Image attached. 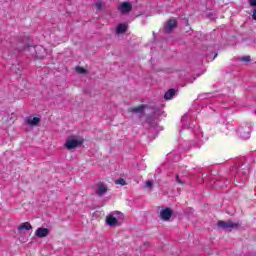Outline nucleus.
I'll return each mask as SVG.
<instances>
[{"label":"nucleus","instance_id":"obj_1","mask_svg":"<svg viewBox=\"0 0 256 256\" xmlns=\"http://www.w3.org/2000/svg\"><path fill=\"white\" fill-rule=\"evenodd\" d=\"M79 145H83V138L79 136H68L64 147L71 151V149H77Z\"/></svg>","mask_w":256,"mask_h":256},{"label":"nucleus","instance_id":"obj_2","mask_svg":"<svg viewBox=\"0 0 256 256\" xmlns=\"http://www.w3.org/2000/svg\"><path fill=\"white\" fill-rule=\"evenodd\" d=\"M121 219H123V213L114 211L106 217V223L109 227H115V225L119 224Z\"/></svg>","mask_w":256,"mask_h":256},{"label":"nucleus","instance_id":"obj_3","mask_svg":"<svg viewBox=\"0 0 256 256\" xmlns=\"http://www.w3.org/2000/svg\"><path fill=\"white\" fill-rule=\"evenodd\" d=\"M217 226L220 229H224V231H233V229H239V227H241V224L239 222L233 221H219Z\"/></svg>","mask_w":256,"mask_h":256},{"label":"nucleus","instance_id":"obj_4","mask_svg":"<svg viewBox=\"0 0 256 256\" xmlns=\"http://www.w3.org/2000/svg\"><path fill=\"white\" fill-rule=\"evenodd\" d=\"M238 135L242 139H249L251 137V124L244 123L238 128Z\"/></svg>","mask_w":256,"mask_h":256},{"label":"nucleus","instance_id":"obj_5","mask_svg":"<svg viewBox=\"0 0 256 256\" xmlns=\"http://www.w3.org/2000/svg\"><path fill=\"white\" fill-rule=\"evenodd\" d=\"M29 51H34L35 54H33V56L36 57V59H43V57L47 55V50L41 45L29 47Z\"/></svg>","mask_w":256,"mask_h":256},{"label":"nucleus","instance_id":"obj_6","mask_svg":"<svg viewBox=\"0 0 256 256\" xmlns=\"http://www.w3.org/2000/svg\"><path fill=\"white\" fill-rule=\"evenodd\" d=\"M187 166H182L179 168V173L176 174V182L179 183V185H185V182L181 180L180 177H188V175H191L187 170Z\"/></svg>","mask_w":256,"mask_h":256},{"label":"nucleus","instance_id":"obj_7","mask_svg":"<svg viewBox=\"0 0 256 256\" xmlns=\"http://www.w3.org/2000/svg\"><path fill=\"white\" fill-rule=\"evenodd\" d=\"M131 9H133V4H131V2H122L118 6V11L122 13V15H127V13H131Z\"/></svg>","mask_w":256,"mask_h":256},{"label":"nucleus","instance_id":"obj_8","mask_svg":"<svg viewBox=\"0 0 256 256\" xmlns=\"http://www.w3.org/2000/svg\"><path fill=\"white\" fill-rule=\"evenodd\" d=\"M173 216V211L171 208H165L160 211V218L162 221H169Z\"/></svg>","mask_w":256,"mask_h":256},{"label":"nucleus","instance_id":"obj_9","mask_svg":"<svg viewBox=\"0 0 256 256\" xmlns=\"http://www.w3.org/2000/svg\"><path fill=\"white\" fill-rule=\"evenodd\" d=\"M107 191H108L107 185H105L103 182H99L96 185L95 193L99 197H102V195H105V193H107Z\"/></svg>","mask_w":256,"mask_h":256},{"label":"nucleus","instance_id":"obj_10","mask_svg":"<svg viewBox=\"0 0 256 256\" xmlns=\"http://www.w3.org/2000/svg\"><path fill=\"white\" fill-rule=\"evenodd\" d=\"M175 27H177V20L170 19V20L167 21V23L164 27V31L166 33H171L173 31V29H175Z\"/></svg>","mask_w":256,"mask_h":256},{"label":"nucleus","instance_id":"obj_11","mask_svg":"<svg viewBox=\"0 0 256 256\" xmlns=\"http://www.w3.org/2000/svg\"><path fill=\"white\" fill-rule=\"evenodd\" d=\"M35 235L39 239H43V237H47L49 235V229L40 227L35 231Z\"/></svg>","mask_w":256,"mask_h":256},{"label":"nucleus","instance_id":"obj_12","mask_svg":"<svg viewBox=\"0 0 256 256\" xmlns=\"http://www.w3.org/2000/svg\"><path fill=\"white\" fill-rule=\"evenodd\" d=\"M26 123H27V125H30L31 127H35V126H37L38 123H41V118L30 116V117L26 118Z\"/></svg>","mask_w":256,"mask_h":256},{"label":"nucleus","instance_id":"obj_13","mask_svg":"<svg viewBox=\"0 0 256 256\" xmlns=\"http://www.w3.org/2000/svg\"><path fill=\"white\" fill-rule=\"evenodd\" d=\"M33 229V226H31V223L24 222L18 226V231L21 233V231H31Z\"/></svg>","mask_w":256,"mask_h":256},{"label":"nucleus","instance_id":"obj_14","mask_svg":"<svg viewBox=\"0 0 256 256\" xmlns=\"http://www.w3.org/2000/svg\"><path fill=\"white\" fill-rule=\"evenodd\" d=\"M175 97V89H170L164 94V99L166 101H171Z\"/></svg>","mask_w":256,"mask_h":256},{"label":"nucleus","instance_id":"obj_15","mask_svg":"<svg viewBox=\"0 0 256 256\" xmlns=\"http://www.w3.org/2000/svg\"><path fill=\"white\" fill-rule=\"evenodd\" d=\"M127 31V25L125 24H119L116 28V33L119 35L121 33H125Z\"/></svg>","mask_w":256,"mask_h":256},{"label":"nucleus","instance_id":"obj_16","mask_svg":"<svg viewBox=\"0 0 256 256\" xmlns=\"http://www.w3.org/2000/svg\"><path fill=\"white\" fill-rule=\"evenodd\" d=\"M129 111L131 113H143V111H145V106L141 105L138 107H134V108H131Z\"/></svg>","mask_w":256,"mask_h":256},{"label":"nucleus","instance_id":"obj_17","mask_svg":"<svg viewBox=\"0 0 256 256\" xmlns=\"http://www.w3.org/2000/svg\"><path fill=\"white\" fill-rule=\"evenodd\" d=\"M189 121V117L187 115H184L182 117V123L184 125V129H189V124L187 123Z\"/></svg>","mask_w":256,"mask_h":256},{"label":"nucleus","instance_id":"obj_18","mask_svg":"<svg viewBox=\"0 0 256 256\" xmlns=\"http://www.w3.org/2000/svg\"><path fill=\"white\" fill-rule=\"evenodd\" d=\"M95 7L98 11H101V9H103V2L101 0H97L95 2Z\"/></svg>","mask_w":256,"mask_h":256},{"label":"nucleus","instance_id":"obj_19","mask_svg":"<svg viewBox=\"0 0 256 256\" xmlns=\"http://www.w3.org/2000/svg\"><path fill=\"white\" fill-rule=\"evenodd\" d=\"M115 184L116 185H127V182L125 181V179H123V178H120V179H118V180H116L115 181Z\"/></svg>","mask_w":256,"mask_h":256},{"label":"nucleus","instance_id":"obj_20","mask_svg":"<svg viewBox=\"0 0 256 256\" xmlns=\"http://www.w3.org/2000/svg\"><path fill=\"white\" fill-rule=\"evenodd\" d=\"M240 61L249 62V61H251V56H244V57L240 58Z\"/></svg>","mask_w":256,"mask_h":256},{"label":"nucleus","instance_id":"obj_21","mask_svg":"<svg viewBox=\"0 0 256 256\" xmlns=\"http://www.w3.org/2000/svg\"><path fill=\"white\" fill-rule=\"evenodd\" d=\"M76 71L78 73H80V74H83V73H85V68H83V67H76Z\"/></svg>","mask_w":256,"mask_h":256},{"label":"nucleus","instance_id":"obj_22","mask_svg":"<svg viewBox=\"0 0 256 256\" xmlns=\"http://www.w3.org/2000/svg\"><path fill=\"white\" fill-rule=\"evenodd\" d=\"M145 187H148V189H151L153 187V182L152 181H147L145 183Z\"/></svg>","mask_w":256,"mask_h":256},{"label":"nucleus","instance_id":"obj_23","mask_svg":"<svg viewBox=\"0 0 256 256\" xmlns=\"http://www.w3.org/2000/svg\"><path fill=\"white\" fill-rule=\"evenodd\" d=\"M250 7H256V0H249Z\"/></svg>","mask_w":256,"mask_h":256},{"label":"nucleus","instance_id":"obj_24","mask_svg":"<svg viewBox=\"0 0 256 256\" xmlns=\"http://www.w3.org/2000/svg\"><path fill=\"white\" fill-rule=\"evenodd\" d=\"M252 19H254V21H256V9L253 11Z\"/></svg>","mask_w":256,"mask_h":256},{"label":"nucleus","instance_id":"obj_25","mask_svg":"<svg viewBox=\"0 0 256 256\" xmlns=\"http://www.w3.org/2000/svg\"><path fill=\"white\" fill-rule=\"evenodd\" d=\"M196 145H197V147H201V143L200 142H198Z\"/></svg>","mask_w":256,"mask_h":256},{"label":"nucleus","instance_id":"obj_26","mask_svg":"<svg viewBox=\"0 0 256 256\" xmlns=\"http://www.w3.org/2000/svg\"><path fill=\"white\" fill-rule=\"evenodd\" d=\"M215 57H217V54H215L214 59H215Z\"/></svg>","mask_w":256,"mask_h":256},{"label":"nucleus","instance_id":"obj_27","mask_svg":"<svg viewBox=\"0 0 256 256\" xmlns=\"http://www.w3.org/2000/svg\"><path fill=\"white\" fill-rule=\"evenodd\" d=\"M199 141L201 142V141H203V140H201V138H199Z\"/></svg>","mask_w":256,"mask_h":256}]
</instances>
